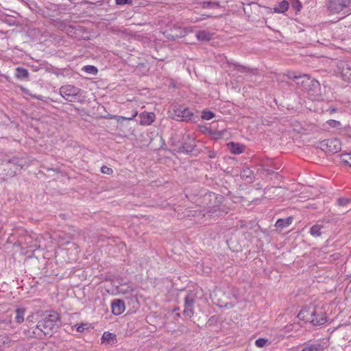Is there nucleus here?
<instances>
[{"mask_svg": "<svg viewBox=\"0 0 351 351\" xmlns=\"http://www.w3.org/2000/svg\"><path fill=\"white\" fill-rule=\"evenodd\" d=\"M82 71H85L86 73L96 75L98 73V70L97 67L92 65H86L82 67Z\"/></svg>", "mask_w": 351, "mask_h": 351, "instance_id": "nucleus-22", "label": "nucleus"}, {"mask_svg": "<svg viewBox=\"0 0 351 351\" xmlns=\"http://www.w3.org/2000/svg\"><path fill=\"white\" fill-rule=\"evenodd\" d=\"M317 147L325 152L337 153L341 149V143L337 138L326 139L319 141Z\"/></svg>", "mask_w": 351, "mask_h": 351, "instance_id": "nucleus-5", "label": "nucleus"}, {"mask_svg": "<svg viewBox=\"0 0 351 351\" xmlns=\"http://www.w3.org/2000/svg\"><path fill=\"white\" fill-rule=\"evenodd\" d=\"M298 317L313 326H322L328 321V316L324 306L313 304L302 307Z\"/></svg>", "mask_w": 351, "mask_h": 351, "instance_id": "nucleus-1", "label": "nucleus"}, {"mask_svg": "<svg viewBox=\"0 0 351 351\" xmlns=\"http://www.w3.org/2000/svg\"><path fill=\"white\" fill-rule=\"evenodd\" d=\"M209 134L212 137V138L215 140L221 139L225 137V135L227 134V131L226 130L217 131V130H209Z\"/></svg>", "mask_w": 351, "mask_h": 351, "instance_id": "nucleus-16", "label": "nucleus"}, {"mask_svg": "<svg viewBox=\"0 0 351 351\" xmlns=\"http://www.w3.org/2000/svg\"><path fill=\"white\" fill-rule=\"evenodd\" d=\"M349 199H344V198H340L338 199V203L340 206H345L349 202Z\"/></svg>", "mask_w": 351, "mask_h": 351, "instance_id": "nucleus-31", "label": "nucleus"}, {"mask_svg": "<svg viewBox=\"0 0 351 351\" xmlns=\"http://www.w3.org/2000/svg\"><path fill=\"white\" fill-rule=\"evenodd\" d=\"M322 226L320 225H314L310 230V234L314 237H319L322 234L321 229Z\"/></svg>", "mask_w": 351, "mask_h": 351, "instance_id": "nucleus-21", "label": "nucleus"}, {"mask_svg": "<svg viewBox=\"0 0 351 351\" xmlns=\"http://www.w3.org/2000/svg\"><path fill=\"white\" fill-rule=\"evenodd\" d=\"M131 0H116V3L117 5H125L127 3H131Z\"/></svg>", "mask_w": 351, "mask_h": 351, "instance_id": "nucleus-32", "label": "nucleus"}, {"mask_svg": "<svg viewBox=\"0 0 351 351\" xmlns=\"http://www.w3.org/2000/svg\"><path fill=\"white\" fill-rule=\"evenodd\" d=\"M140 124L142 125H150L154 122L156 115L154 112H143L140 114Z\"/></svg>", "mask_w": 351, "mask_h": 351, "instance_id": "nucleus-8", "label": "nucleus"}, {"mask_svg": "<svg viewBox=\"0 0 351 351\" xmlns=\"http://www.w3.org/2000/svg\"><path fill=\"white\" fill-rule=\"evenodd\" d=\"M228 149L232 154H240L244 152L245 147L243 144L230 142L227 144Z\"/></svg>", "mask_w": 351, "mask_h": 351, "instance_id": "nucleus-10", "label": "nucleus"}, {"mask_svg": "<svg viewBox=\"0 0 351 351\" xmlns=\"http://www.w3.org/2000/svg\"><path fill=\"white\" fill-rule=\"evenodd\" d=\"M170 116L176 121H190L193 117V112L186 107L175 105L169 111Z\"/></svg>", "mask_w": 351, "mask_h": 351, "instance_id": "nucleus-3", "label": "nucleus"}, {"mask_svg": "<svg viewBox=\"0 0 351 351\" xmlns=\"http://www.w3.org/2000/svg\"><path fill=\"white\" fill-rule=\"evenodd\" d=\"M86 326V324H82L80 325H75V327H76V330L79 332H83L85 330V326Z\"/></svg>", "mask_w": 351, "mask_h": 351, "instance_id": "nucleus-30", "label": "nucleus"}, {"mask_svg": "<svg viewBox=\"0 0 351 351\" xmlns=\"http://www.w3.org/2000/svg\"><path fill=\"white\" fill-rule=\"evenodd\" d=\"M247 173L250 174L251 173V171H250L249 169L244 170L243 171L242 176H248Z\"/></svg>", "mask_w": 351, "mask_h": 351, "instance_id": "nucleus-33", "label": "nucleus"}, {"mask_svg": "<svg viewBox=\"0 0 351 351\" xmlns=\"http://www.w3.org/2000/svg\"><path fill=\"white\" fill-rule=\"evenodd\" d=\"M341 160L342 162L347 164L351 167V153L343 154L341 155Z\"/></svg>", "mask_w": 351, "mask_h": 351, "instance_id": "nucleus-24", "label": "nucleus"}, {"mask_svg": "<svg viewBox=\"0 0 351 351\" xmlns=\"http://www.w3.org/2000/svg\"><path fill=\"white\" fill-rule=\"evenodd\" d=\"M32 317H33V316H32H32H28V317H27V320H30V319H32Z\"/></svg>", "mask_w": 351, "mask_h": 351, "instance_id": "nucleus-35", "label": "nucleus"}, {"mask_svg": "<svg viewBox=\"0 0 351 351\" xmlns=\"http://www.w3.org/2000/svg\"><path fill=\"white\" fill-rule=\"evenodd\" d=\"M215 117V114L208 110H203L202 112V119L204 120H210Z\"/></svg>", "mask_w": 351, "mask_h": 351, "instance_id": "nucleus-26", "label": "nucleus"}, {"mask_svg": "<svg viewBox=\"0 0 351 351\" xmlns=\"http://www.w3.org/2000/svg\"><path fill=\"white\" fill-rule=\"evenodd\" d=\"M60 320V315L56 311H49L44 315L42 320L39 321L36 326L44 335L51 336L54 332L56 323Z\"/></svg>", "mask_w": 351, "mask_h": 351, "instance_id": "nucleus-2", "label": "nucleus"}, {"mask_svg": "<svg viewBox=\"0 0 351 351\" xmlns=\"http://www.w3.org/2000/svg\"><path fill=\"white\" fill-rule=\"evenodd\" d=\"M25 309L24 308H19L16 310L15 321L21 324L24 321Z\"/></svg>", "mask_w": 351, "mask_h": 351, "instance_id": "nucleus-19", "label": "nucleus"}, {"mask_svg": "<svg viewBox=\"0 0 351 351\" xmlns=\"http://www.w3.org/2000/svg\"><path fill=\"white\" fill-rule=\"evenodd\" d=\"M289 3L287 1L283 0L279 2L274 8V12L276 13H284L288 10Z\"/></svg>", "mask_w": 351, "mask_h": 351, "instance_id": "nucleus-13", "label": "nucleus"}, {"mask_svg": "<svg viewBox=\"0 0 351 351\" xmlns=\"http://www.w3.org/2000/svg\"><path fill=\"white\" fill-rule=\"evenodd\" d=\"M32 317H33V316H32H32H28V317H27V320H30V319H32Z\"/></svg>", "mask_w": 351, "mask_h": 351, "instance_id": "nucleus-34", "label": "nucleus"}, {"mask_svg": "<svg viewBox=\"0 0 351 351\" xmlns=\"http://www.w3.org/2000/svg\"><path fill=\"white\" fill-rule=\"evenodd\" d=\"M112 313L115 315L122 314L125 309V303L121 300H114L111 303Z\"/></svg>", "mask_w": 351, "mask_h": 351, "instance_id": "nucleus-9", "label": "nucleus"}, {"mask_svg": "<svg viewBox=\"0 0 351 351\" xmlns=\"http://www.w3.org/2000/svg\"><path fill=\"white\" fill-rule=\"evenodd\" d=\"M293 221V219L291 217H288L287 219H279L276 222V226L278 228H286L291 224Z\"/></svg>", "mask_w": 351, "mask_h": 351, "instance_id": "nucleus-18", "label": "nucleus"}, {"mask_svg": "<svg viewBox=\"0 0 351 351\" xmlns=\"http://www.w3.org/2000/svg\"><path fill=\"white\" fill-rule=\"evenodd\" d=\"M350 4V0H330L328 9L330 14H341L343 17L346 14V9Z\"/></svg>", "mask_w": 351, "mask_h": 351, "instance_id": "nucleus-4", "label": "nucleus"}, {"mask_svg": "<svg viewBox=\"0 0 351 351\" xmlns=\"http://www.w3.org/2000/svg\"><path fill=\"white\" fill-rule=\"evenodd\" d=\"M341 73L346 80L351 81V62L343 64Z\"/></svg>", "mask_w": 351, "mask_h": 351, "instance_id": "nucleus-14", "label": "nucleus"}, {"mask_svg": "<svg viewBox=\"0 0 351 351\" xmlns=\"http://www.w3.org/2000/svg\"><path fill=\"white\" fill-rule=\"evenodd\" d=\"M101 340L102 343H108L112 346L116 345L117 342L116 335L108 331L104 332Z\"/></svg>", "mask_w": 351, "mask_h": 351, "instance_id": "nucleus-11", "label": "nucleus"}, {"mask_svg": "<svg viewBox=\"0 0 351 351\" xmlns=\"http://www.w3.org/2000/svg\"><path fill=\"white\" fill-rule=\"evenodd\" d=\"M101 173H103L104 174H107V175H112L113 173L112 169H111L107 166H103L101 168Z\"/></svg>", "mask_w": 351, "mask_h": 351, "instance_id": "nucleus-29", "label": "nucleus"}, {"mask_svg": "<svg viewBox=\"0 0 351 351\" xmlns=\"http://www.w3.org/2000/svg\"><path fill=\"white\" fill-rule=\"evenodd\" d=\"M268 342V339L264 338H259L255 341V345L258 348L265 347Z\"/></svg>", "mask_w": 351, "mask_h": 351, "instance_id": "nucleus-27", "label": "nucleus"}, {"mask_svg": "<svg viewBox=\"0 0 351 351\" xmlns=\"http://www.w3.org/2000/svg\"><path fill=\"white\" fill-rule=\"evenodd\" d=\"M206 19V17H203V18L199 19V20H203V19ZM196 21H198V19H197Z\"/></svg>", "mask_w": 351, "mask_h": 351, "instance_id": "nucleus-36", "label": "nucleus"}, {"mask_svg": "<svg viewBox=\"0 0 351 351\" xmlns=\"http://www.w3.org/2000/svg\"><path fill=\"white\" fill-rule=\"evenodd\" d=\"M291 6L297 12H300L302 8V3L300 0H290Z\"/></svg>", "mask_w": 351, "mask_h": 351, "instance_id": "nucleus-23", "label": "nucleus"}, {"mask_svg": "<svg viewBox=\"0 0 351 351\" xmlns=\"http://www.w3.org/2000/svg\"><path fill=\"white\" fill-rule=\"evenodd\" d=\"M326 123L331 128H339L341 126V123L339 121L330 119L326 121Z\"/></svg>", "mask_w": 351, "mask_h": 351, "instance_id": "nucleus-28", "label": "nucleus"}, {"mask_svg": "<svg viewBox=\"0 0 351 351\" xmlns=\"http://www.w3.org/2000/svg\"><path fill=\"white\" fill-rule=\"evenodd\" d=\"M196 36L200 41H208L212 38L213 34L206 30H202L198 32Z\"/></svg>", "mask_w": 351, "mask_h": 351, "instance_id": "nucleus-15", "label": "nucleus"}, {"mask_svg": "<svg viewBox=\"0 0 351 351\" xmlns=\"http://www.w3.org/2000/svg\"><path fill=\"white\" fill-rule=\"evenodd\" d=\"M137 115H138V111L135 110L133 111V113H132V115L131 117H122V116H114L113 118L115 120H117V121H119L121 120H128V121H130V120H132Z\"/></svg>", "mask_w": 351, "mask_h": 351, "instance_id": "nucleus-25", "label": "nucleus"}, {"mask_svg": "<svg viewBox=\"0 0 351 351\" xmlns=\"http://www.w3.org/2000/svg\"><path fill=\"white\" fill-rule=\"evenodd\" d=\"M16 76L19 79H25L28 77V71L25 69L18 67L16 69Z\"/></svg>", "mask_w": 351, "mask_h": 351, "instance_id": "nucleus-20", "label": "nucleus"}, {"mask_svg": "<svg viewBox=\"0 0 351 351\" xmlns=\"http://www.w3.org/2000/svg\"><path fill=\"white\" fill-rule=\"evenodd\" d=\"M81 92V89L71 84L61 86L60 88V95L66 100L72 101L73 98Z\"/></svg>", "mask_w": 351, "mask_h": 351, "instance_id": "nucleus-7", "label": "nucleus"}, {"mask_svg": "<svg viewBox=\"0 0 351 351\" xmlns=\"http://www.w3.org/2000/svg\"><path fill=\"white\" fill-rule=\"evenodd\" d=\"M133 291H134V287L130 283L121 285L118 287V292L120 293H122V294L130 293Z\"/></svg>", "mask_w": 351, "mask_h": 351, "instance_id": "nucleus-17", "label": "nucleus"}, {"mask_svg": "<svg viewBox=\"0 0 351 351\" xmlns=\"http://www.w3.org/2000/svg\"><path fill=\"white\" fill-rule=\"evenodd\" d=\"M193 300H190L189 297L187 296L185 298V305H184V315L188 317H191L194 314L193 311Z\"/></svg>", "mask_w": 351, "mask_h": 351, "instance_id": "nucleus-12", "label": "nucleus"}, {"mask_svg": "<svg viewBox=\"0 0 351 351\" xmlns=\"http://www.w3.org/2000/svg\"><path fill=\"white\" fill-rule=\"evenodd\" d=\"M286 75L290 79H298L303 77L304 80L302 82V86L308 90H311L312 88H316L319 86V82L317 80L311 79L308 75H297L295 72L288 71Z\"/></svg>", "mask_w": 351, "mask_h": 351, "instance_id": "nucleus-6", "label": "nucleus"}]
</instances>
